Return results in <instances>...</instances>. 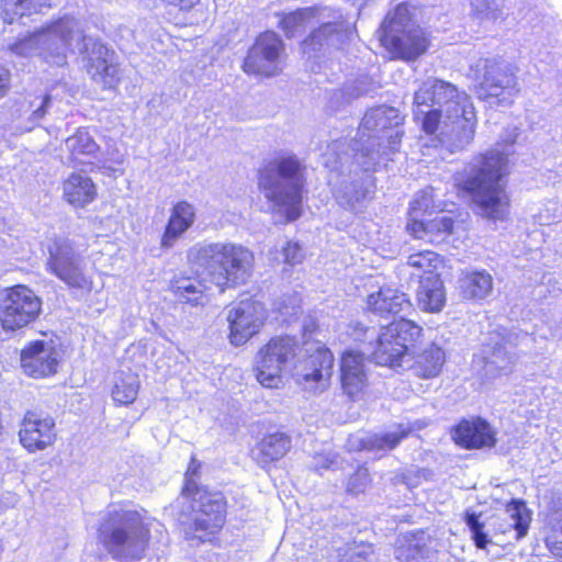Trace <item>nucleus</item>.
Here are the masks:
<instances>
[{
  "instance_id": "obj_14",
  "label": "nucleus",
  "mask_w": 562,
  "mask_h": 562,
  "mask_svg": "<svg viewBox=\"0 0 562 562\" xmlns=\"http://www.w3.org/2000/svg\"><path fill=\"white\" fill-rule=\"evenodd\" d=\"M453 443L463 450H491L497 445V431L481 417L461 418L450 430Z\"/></svg>"
},
{
  "instance_id": "obj_23",
  "label": "nucleus",
  "mask_w": 562,
  "mask_h": 562,
  "mask_svg": "<svg viewBox=\"0 0 562 562\" xmlns=\"http://www.w3.org/2000/svg\"><path fill=\"white\" fill-rule=\"evenodd\" d=\"M334 361V353L328 347L317 346L306 357L304 382L311 384L315 391L326 390L333 376Z\"/></svg>"
},
{
  "instance_id": "obj_33",
  "label": "nucleus",
  "mask_w": 562,
  "mask_h": 562,
  "mask_svg": "<svg viewBox=\"0 0 562 562\" xmlns=\"http://www.w3.org/2000/svg\"><path fill=\"white\" fill-rule=\"evenodd\" d=\"M323 9L321 5H312L278 13V25L285 33L304 30L319 18Z\"/></svg>"
},
{
  "instance_id": "obj_45",
  "label": "nucleus",
  "mask_w": 562,
  "mask_h": 562,
  "mask_svg": "<svg viewBox=\"0 0 562 562\" xmlns=\"http://www.w3.org/2000/svg\"><path fill=\"white\" fill-rule=\"evenodd\" d=\"M318 30L330 35H350L353 26L339 13L335 16V20L322 23Z\"/></svg>"
},
{
  "instance_id": "obj_42",
  "label": "nucleus",
  "mask_w": 562,
  "mask_h": 562,
  "mask_svg": "<svg viewBox=\"0 0 562 562\" xmlns=\"http://www.w3.org/2000/svg\"><path fill=\"white\" fill-rule=\"evenodd\" d=\"M464 520L472 533V540L477 549H485L490 542L484 532V524L479 520V514L467 513Z\"/></svg>"
},
{
  "instance_id": "obj_47",
  "label": "nucleus",
  "mask_w": 562,
  "mask_h": 562,
  "mask_svg": "<svg viewBox=\"0 0 562 562\" xmlns=\"http://www.w3.org/2000/svg\"><path fill=\"white\" fill-rule=\"evenodd\" d=\"M11 81V72L8 68L0 65V99L3 98L9 89Z\"/></svg>"
},
{
  "instance_id": "obj_27",
  "label": "nucleus",
  "mask_w": 562,
  "mask_h": 562,
  "mask_svg": "<svg viewBox=\"0 0 562 562\" xmlns=\"http://www.w3.org/2000/svg\"><path fill=\"white\" fill-rule=\"evenodd\" d=\"M415 26L416 7L409 1H403L386 12L380 31L382 35H412Z\"/></svg>"
},
{
  "instance_id": "obj_11",
  "label": "nucleus",
  "mask_w": 562,
  "mask_h": 562,
  "mask_svg": "<svg viewBox=\"0 0 562 562\" xmlns=\"http://www.w3.org/2000/svg\"><path fill=\"white\" fill-rule=\"evenodd\" d=\"M46 271L64 282L68 289L89 292L93 280L87 273L79 255L76 254L71 241L57 238L47 249Z\"/></svg>"
},
{
  "instance_id": "obj_15",
  "label": "nucleus",
  "mask_w": 562,
  "mask_h": 562,
  "mask_svg": "<svg viewBox=\"0 0 562 562\" xmlns=\"http://www.w3.org/2000/svg\"><path fill=\"white\" fill-rule=\"evenodd\" d=\"M86 71L90 79L104 91H117L124 74L113 49L101 43H94L86 61Z\"/></svg>"
},
{
  "instance_id": "obj_16",
  "label": "nucleus",
  "mask_w": 562,
  "mask_h": 562,
  "mask_svg": "<svg viewBox=\"0 0 562 562\" xmlns=\"http://www.w3.org/2000/svg\"><path fill=\"white\" fill-rule=\"evenodd\" d=\"M364 352L346 349L339 357V383L345 395L351 401L361 398L369 387V375Z\"/></svg>"
},
{
  "instance_id": "obj_46",
  "label": "nucleus",
  "mask_w": 562,
  "mask_h": 562,
  "mask_svg": "<svg viewBox=\"0 0 562 562\" xmlns=\"http://www.w3.org/2000/svg\"><path fill=\"white\" fill-rule=\"evenodd\" d=\"M282 252L284 257V263L293 267L302 262L303 254L299 243L288 241L284 245Z\"/></svg>"
},
{
  "instance_id": "obj_2",
  "label": "nucleus",
  "mask_w": 562,
  "mask_h": 562,
  "mask_svg": "<svg viewBox=\"0 0 562 562\" xmlns=\"http://www.w3.org/2000/svg\"><path fill=\"white\" fill-rule=\"evenodd\" d=\"M200 472L201 462L191 456L180 494L189 502L192 535L201 542H211L227 522L228 499L222 491L198 484Z\"/></svg>"
},
{
  "instance_id": "obj_36",
  "label": "nucleus",
  "mask_w": 562,
  "mask_h": 562,
  "mask_svg": "<svg viewBox=\"0 0 562 562\" xmlns=\"http://www.w3.org/2000/svg\"><path fill=\"white\" fill-rule=\"evenodd\" d=\"M413 428L405 424H397L394 431L374 434L369 438L368 445L371 450L391 451L397 448L403 440L409 437Z\"/></svg>"
},
{
  "instance_id": "obj_39",
  "label": "nucleus",
  "mask_w": 562,
  "mask_h": 562,
  "mask_svg": "<svg viewBox=\"0 0 562 562\" xmlns=\"http://www.w3.org/2000/svg\"><path fill=\"white\" fill-rule=\"evenodd\" d=\"M415 121L419 123L420 130L428 136L437 135L440 131L441 125L451 126V132L456 134H462L465 131L457 130L456 125L447 119L442 121V111L440 109H430L423 112L420 116L415 115Z\"/></svg>"
},
{
  "instance_id": "obj_26",
  "label": "nucleus",
  "mask_w": 562,
  "mask_h": 562,
  "mask_svg": "<svg viewBox=\"0 0 562 562\" xmlns=\"http://www.w3.org/2000/svg\"><path fill=\"white\" fill-rule=\"evenodd\" d=\"M483 69V75H476V77L480 79V89L485 92L486 97L498 95L493 92L495 89L504 90L515 88L517 85L516 68L509 64L485 60Z\"/></svg>"
},
{
  "instance_id": "obj_8",
  "label": "nucleus",
  "mask_w": 562,
  "mask_h": 562,
  "mask_svg": "<svg viewBox=\"0 0 562 562\" xmlns=\"http://www.w3.org/2000/svg\"><path fill=\"white\" fill-rule=\"evenodd\" d=\"M299 348V341L292 335L271 336L256 352L252 367L256 381L266 389L281 387L285 370L296 362Z\"/></svg>"
},
{
  "instance_id": "obj_6",
  "label": "nucleus",
  "mask_w": 562,
  "mask_h": 562,
  "mask_svg": "<svg viewBox=\"0 0 562 562\" xmlns=\"http://www.w3.org/2000/svg\"><path fill=\"white\" fill-rule=\"evenodd\" d=\"M406 232L414 238L436 245L446 241L456 233L460 224L457 210L439 209L431 199L419 196L408 207Z\"/></svg>"
},
{
  "instance_id": "obj_32",
  "label": "nucleus",
  "mask_w": 562,
  "mask_h": 562,
  "mask_svg": "<svg viewBox=\"0 0 562 562\" xmlns=\"http://www.w3.org/2000/svg\"><path fill=\"white\" fill-rule=\"evenodd\" d=\"M493 290V278L484 270L464 271L460 277V293L470 301L482 300Z\"/></svg>"
},
{
  "instance_id": "obj_37",
  "label": "nucleus",
  "mask_w": 562,
  "mask_h": 562,
  "mask_svg": "<svg viewBox=\"0 0 562 562\" xmlns=\"http://www.w3.org/2000/svg\"><path fill=\"white\" fill-rule=\"evenodd\" d=\"M384 123L381 126V131L384 133L386 138V146L390 150H397L402 138L404 136V131L402 126L404 124L405 117L400 113L398 110L394 108H386L383 111Z\"/></svg>"
},
{
  "instance_id": "obj_12",
  "label": "nucleus",
  "mask_w": 562,
  "mask_h": 562,
  "mask_svg": "<svg viewBox=\"0 0 562 562\" xmlns=\"http://www.w3.org/2000/svg\"><path fill=\"white\" fill-rule=\"evenodd\" d=\"M268 319V310L263 302L250 296L233 306L226 316L227 339L234 347H241L258 336Z\"/></svg>"
},
{
  "instance_id": "obj_24",
  "label": "nucleus",
  "mask_w": 562,
  "mask_h": 562,
  "mask_svg": "<svg viewBox=\"0 0 562 562\" xmlns=\"http://www.w3.org/2000/svg\"><path fill=\"white\" fill-rule=\"evenodd\" d=\"M63 200L75 210H82L98 198V186L92 178L71 172L61 182Z\"/></svg>"
},
{
  "instance_id": "obj_17",
  "label": "nucleus",
  "mask_w": 562,
  "mask_h": 562,
  "mask_svg": "<svg viewBox=\"0 0 562 562\" xmlns=\"http://www.w3.org/2000/svg\"><path fill=\"white\" fill-rule=\"evenodd\" d=\"M283 50L280 37H256L243 63V70L248 75L271 77L279 72V58Z\"/></svg>"
},
{
  "instance_id": "obj_13",
  "label": "nucleus",
  "mask_w": 562,
  "mask_h": 562,
  "mask_svg": "<svg viewBox=\"0 0 562 562\" xmlns=\"http://www.w3.org/2000/svg\"><path fill=\"white\" fill-rule=\"evenodd\" d=\"M18 436L20 445L30 453L46 450L57 440L56 422L49 414L29 409L20 422Z\"/></svg>"
},
{
  "instance_id": "obj_25",
  "label": "nucleus",
  "mask_w": 562,
  "mask_h": 562,
  "mask_svg": "<svg viewBox=\"0 0 562 562\" xmlns=\"http://www.w3.org/2000/svg\"><path fill=\"white\" fill-rule=\"evenodd\" d=\"M411 370L417 379L432 380L441 375L447 363L445 348L436 342L428 344L413 356Z\"/></svg>"
},
{
  "instance_id": "obj_30",
  "label": "nucleus",
  "mask_w": 562,
  "mask_h": 562,
  "mask_svg": "<svg viewBox=\"0 0 562 562\" xmlns=\"http://www.w3.org/2000/svg\"><path fill=\"white\" fill-rule=\"evenodd\" d=\"M391 59L414 60L428 47V37H379Z\"/></svg>"
},
{
  "instance_id": "obj_44",
  "label": "nucleus",
  "mask_w": 562,
  "mask_h": 562,
  "mask_svg": "<svg viewBox=\"0 0 562 562\" xmlns=\"http://www.w3.org/2000/svg\"><path fill=\"white\" fill-rule=\"evenodd\" d=\"M544 543L553 555L562 558V520L550 526Z\"/></svg>"
},
{
  "instance_id": "obj_21",
  "label": "nucleus",
  "mask_w": 562,
  "mask_h": 562,
  "mask_svg": "<svg viewBox=\"0 0 562 562\" xmlns=\"http://www.w3.org/2000/svg\"><path fill=\"white\" fill-rule=\"evenodd\" d=\"M292 449V437L283 429L268 431L255 443L251 454L254 461L265 471H269Z\"/></svg>"
},
{
  "instance_id": "obj_20",
  "label": "nucleus",
  "mask_w": 562,
  "mask_h": 562,
  "mask_svg": "<svg viewBox=\"0 0 562 562\" xmlns=\"http://www.w3.org/2000/svg\"><path fill=\"white\" fill-rule=\"evenodd\" d=\"M168 291L177 303L196 307L207 302L210 286L200 272L180 271L169 280Z\"/></svg>"
},
{
  "instance_id": "obj_29",
  "label": "nucleus",
  "mask_w": 562,
  "mask_h": 562,
  "mask_svg": "<svg viewBox=\"0 0 562 562\" xmlns=\"http://www.w3.org/2000/svg\"><path fill=\"white\" fill-rule=\"evenodd\" d=\"M416 301L423 312L437 314L446 306L447 295L441 277L419 280Z\"/></svg>"
},
{
  "instance_id": "obj_5",
  "label": "nucleus",
  "mask_w": 562,
  "mask_h": 562,
  "mask_svg": "<svg viewBox=\"0 0 562 562\" xmlns=\"http://www.w3.org/2000/svg\"><path fill=\"white\" fill-rule=\"evenodd\" d=\"M98 538L114 558L142 559L150 544V528L140 512L114 510L98 528Z\"/></svg>"
},
{
  "instance_id": "obj_18",
  "label": "nucleus",
  "mask_w": 562,
  "mask_h": 562,
  "mask_svg": "<svg viewBox=\"0 0 562 562\" xmlns=\"http://www.w3.org/2000/svg\"><path fill=\"white\" fill-rule=\"evenodd\" d=\"M58 358L55 347L44 340H32L20 351V367L25 375L46 379L57 372Z\"/></svg>"
},
{
  "instance_id": "obj_31",
  "label": "nucleus",
  "mask_w": 562,
  "mask_h": 562,
  "mask_svg": "<svg viewBox=\"0 0 562 562\" xmlns=\"http://www.w3.org/2000/svg\"><path fill=\"white\" fill-rule=\"evenodd\" d=\"M50 0H0V19L4 24H22L25 16L37 12V8H52Z\"/></svg>"
},
{
  "instance_id": "obj_7",
  "label": "nucleus",
  "mask_w": 562,
  "mask_h": 562,
  "mask_svg": "<svg viewBox=\"0 0 562 562\" xmlns=\"http://www.w3.org/2000/svg\"><path fill=\"white\" fill-rule=\"evenodd\" d=\"M423 336V327L414 321L393 319L381 327L370 358L376 366L398 369Z\"/></svg>"
},
{
  "instance_id": "obj_34",
  "label": "nucleus",
  "mask_w": 562,
  "mask_h": 562,
  "mask_svg": "<svg viewBox=\"0 0 562 562\" xmlns=\"http://www.w3.org/2000/svg\"><path fill=\"white\" fill-rule=\"evenodd\" d=\"M443 258L432 250H420L412 254L407 259V266L416 270L419 280L430 277H441L440 269L443 267Z\"/></svg>"
},
{
  "instance_id": "obj_9",
  "label": "nucleus",
  "mask_w": 562,
  "mask_h": 562,
  "mask_svg": "<svg viewBox=\"0 0 562 562\" xmlns=\"http://www.w3.org/2000/svg\"><path fill=\"white\" fill-rule=\"evenodd\" d=\"M414 103L418 106L448 103L446 117L459 131L472 130L475 122V109L471 98L464 91H459L450 82L434 79L423 82L414 95Z\"/></svg>"
},
{
  "instance_id": "obj_3",
  "label": "nucleus",
  "mask_w": 562,
  "mask_h": 562,
  "mask_svg": "<svg viewBox=\"0 0 562 562\" xmlns=\"http://www.w3.org/2000/svg\"><path fill=\"white\" fill-rule=\"evenodd\" d=\"M306 167L293 154H280L262 164L257 173L258 187L268 201L284 207L285 222L302 214Z\"/></svg>"
},
{
  "instance_id": "obj_10",
  "label": "nucleus",
  "mask_w": 562,
  "mask_h": 562,
  "mask_svg": "<svg viewBox=\"0 0 562 562\" xmlns=\"http://www.w3.org/2000/svg\"><path fill=\"white\" fill-rule=\"evenodd\" d=\"M43 301L26 284H14L3 289L0 299V327L7 333L18 331L38 319Z\"/></svg>"
},
{
  "instance_id": "obj_1",
  "label": "nucleus",
  "mask_w": 562,
  "mask_h": 562,
  "mask_svg": "<svg viewBox=\"0 0 562 562\" xmlns=\"http://www.w3.org/2000/svg\"><path fill=\"white\" fill-rule=\"evenodd\" d=\"M509 160L506 154L488 150L479 154L469 166L454 178V188L460 198L469 199L483 216L493 221L507 217L510 198L506 191Z\"/></svg>"
},
{
  "instance_id": "obj_4",
  "label": "nucleus",
  "mask_w": 562,
  "mask_h": 562,
  "mask_svg": "<svg viewBox=\"0 0 562 562\" xmlns=\"http://www.w3.org/2000/svg\"><path fill=\"white\" fill-rule=\"evenodd\" d=\"M189 257L209 268L211 282L223 293L246 282L254 266V254L241 245L212 243L198 245Z\"/></svg>"
},
{
  "instance_id": "obj_28",
  "label": "nucleus",
  "mask_w": 562,
  "mask_h": 562,
  "mask_svg": "<svg viewBox=\"0 0 562 562\" xmlns=\"http://www.w3.org/2000/svg\"><path fill=\"white\" fill-rule=\"evenodd\" d=\"M69 161L74 167L85 166L97 158L99 145L86 127L77 128L66 140Z\"/></svg>"
},
{
  "instance_id": "obj_49",
  "label": "nucleus",
  "mask_w": 562,
  "mask_h": 562,
  "mask_svg": "<svg viewBox=\"0 0 562 562\" xmlns=\"http://www.w3.org/2000/svg\"><path fill=\"white\" fill-rule=\"evenodd\" d=\"M260 35H276L272 31H266L261 33Z\"/></svg>"
},
{
  "instance_id": "obj_40",
  "label": "nucleus",
  "mask_w": 562,
  "mask_h": 562,
  "mask_svg": "<svg viewBox=\"0 0 562 562\" xmlns=\"http://www.w3.org/2000/svg\"><path fill=\"white\" fill-rule=\"evenodd\" d=\"M371 485V475L366 464H360L347 477L346 492L349 495L357 496L363 494Z\"/></svg>"
},
{
  "instance_id": "obj_35",
  "label": "nucleus",
  "mask_w": 562,
  "mask_h": 562,
  "mask_svg": "<svg viewBox=\"0 0 562 562\" xmlns=\"http://www.w3.org/2000/svg\"><path fill=\"white\" fill-rule=\"evenodd\" d=\"M139 391L138 376L135 373H122L115 381L111 395L117 406H127L135 402Z\"/></svg>"
},
{
  "instance_id": "obj_48",
  "label": "nucleus",
  "mask_w": 562,
  "mask_h": 562,
  "mask_svg": "<svg viewBox=\"0 0 562 562\" xmlns=\"http://www.w3.org/2000/svg\"><path fill=\"white\" fill-rule=\"evenodd\" d=\"M49 104H50V95L44 94L42 98L41 105L33 112V117H35V119L43 117L46 114L47 108L49 106Z\"/></svg>"
},
{
  "instance_id": "obj_19",
  "label": "nucleus",
  "mask_w": 562,
  "mask_h": 562,
  "mask_svg": "<svg viewBox=\"0 0 562 562\" xmlns=\"http://www.w3.org/2000/svg\"><path fill=\"white\" fill-rule=\"evenodd\" d=\"M364 304V313L384 319L409 312L413 307V303L405 292L390 285H383L369 293Z\"/></svg>"
},
{
  "instance_id": "obj_22",
  "label": "nucleus",
  "mask_w": 562,
  "mask_h": 562,
  "mask_svg": "<svg viewBox=\"0 0 562 562\" xmlns=\"http://www.w3.org/2000/svg\"><path fill=\"white\" fill-rule=\"evenodd\" d=\"M196 220V211L192 203L179 200L172 204L170 214L160 236V248L170 249L189 231Z\"/></svg>"
},
{
  "instance_id": "obj_41",
  "label": "nucleus",
  "mask_w": 562,
  "mask_h": 562,
  "mask_svg": "<svg viewBox=\"0 0 562 562\" xmlns=\"http://www.w3.org/2000/svg\"><path fill=\"white\" fill-rule=\"evenodd\" d=\"M75 19L65 14L49 21L44 27L29 35H69L72 32Z\"/></svg>"
},
{
  "instance_id": "obj_43",
  "label": "nucleus",
  "mask_w": 562,
  "mask_h": 562,
  "mask_svg": "<svg viewBox=\"0 0 562 562\" xmlns=\"http://www.w3.org/2000/svg\"><path fill=\"white\" fill-rule=\"evenodd\" d=\"M373 552V544L360 542L355 544L352 549L347 550L339 562H371L370 557Z\"/></svg>"
},
{
  "instance_id": "obj_38",
  "label": "nucleus",
  "mask_w": 562,
  "mask_h": 562,
  "mask_svg": "<svg viewBox=\"0 0 562 562\" xmlns=\"http://www.w3.org/2000/svg\"><path fill=\"white\" fill-rule=\"evenodd\" d=\"M505 509L514 521L512 528L515 530V539L525 538L532 520V513L527 507L526 502L524 499H510L506 503Z\"/></svg>"
}]
</instances>
